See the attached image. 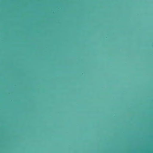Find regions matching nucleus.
I'll list each match as a JSON object with an SVG mask.
<instances>
[{"label": "nucleus", "instance_id": "f257e3e1", "mask_svg": "<svg viewBox=\"0 0 153 153\" xmlns=\"http://www.w3.org/2000/svg\"><path fill=\"white\" fill-rule=\"evenodd\" d=\"M67 125V126H68V125Z\"/></svg>", "mask_w": 153, "mask_h": 153}]
</instances>
